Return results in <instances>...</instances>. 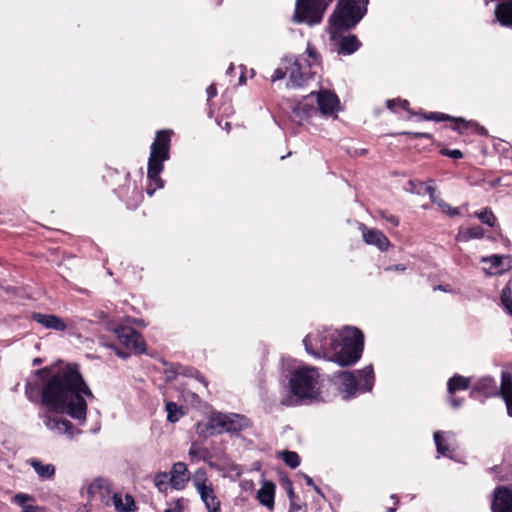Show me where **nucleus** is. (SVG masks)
I'll return each instance as SVG.
<instances>
[{
    "label": "nucleus",
    "instance_id": "nucleus-35",
    "mask_svg": "<svg viewBox=\"0 0 512 512\" xmlns=\"http://www.w3.org/2000/svg\"><path fill=\"white\" fill-rule=\"evenodd\" d=\"M498 394L503 400L512 396V374L509 372H502L501 385L498 390Z\"/></svg>",
    "mask_w": 512,
    "mask_h": 512
},
{
    "label": "nucleus",
    "instance_id": "nucleus-12",
    "mask_svg": "<svg viewBox=\"0 0 512 512\" xmlns=\"http://www.w3.org/2000/svg\"><path fill=\"white\" fill-rule=\"evenodd\" d=\"M172 130H158L150 147L148 162L164 164L170 158Z\"/></svg>",
    "mask_w": 512,
    "mask_h": 512
},
{
    "label": "nucleus",
    "instance_id": "nucleus-2",
    "mask_svg": "<svg viewBox=\"0 0 512 512\" xmlns=\"http://www.w3.org/2000/svg\"><path fill=\"white\" fill-rule=\"evenodd\" d=\"M330 360L339 366H352L362 356L364 349V334L356 327H346L338 335L337 345H335Z\"/></svg>",
    "mask_w": 512,
    "mask_h": 512
},
{
    "label": "nucleus",
    "instance_id": "nucleus-48",
    "mask_svg": "<svg viewBox=\"0 0 512 512\" xmlns=\"http://www.w3.org/2000/svg\"><path fill=\"white\" fill-rule=\"evenodd\" d=\"M425 193H427L433 203H435L439 198L436 196V187L426 186Z\"/></svg>",
    "mask_w": 512,
    "mask_h": 512
},
{
    "label": "nucleus",
    "instance_id": "nucleus-53",
    "mask_svg": "<svg viewBox=\"0 0 512 512\" xmlns=\"http://www.w3.org/2000/svg\"><path fill=\"white\" fill-rule=\"evenodd\" d=\"M391 499H393V501H394V503H393L394 506L393 507H387L386 508V512H396V510H397V505L399 503V499H398L397 495L392 494L391 495Z\"/></svg>",
    "mask_w": 512,
    "mask_h": 512
},
{
    "label": "nucleus",
    "instance_id": "nucleus-64",
    "mask_svg": "<svg viewBox=\"0 0 512 512\" xmlns=\"http://www.w3.org/2000/svg\"><path fill=\"white\" fill-rule=\"evenodd\" d=\"M42 363V360L40 358H35L33 360V365L36 366V365H40Z\"/></svg>",
    "mask_w": 512,
    "mask_h": 512
},
{
    "label": "nucleus",
    "instance_id": "nucleus-58",
    "mask_svg": "<svg viewBox=\"0 0 512 512\" xmlns=\"http://www.w3.org/2000/svg\"><path fill=\"white\" fill-rule=\"evenodd\" d=\"M504 401L507 407V413L512 417V396L504 399Z\"/></svg>",
    "mask_w": 512,
    "mask_h": 512
},
{
    "label": "nucleus",
    "instance_id": "nucleus-3",
    "mask_svg": "<svg viewBox=\"0 0 512 512\" xmlns=\"http://www.w3.org/2000/svg\"><path fill=\"white\" fill-rule=\"evenodd\" d=\"M250 426V419L244 415L213 411L208 416L207 421L197 423L196 432L200 437L207 438L223 433H239Z\"/></svg>",
    "mask_w": 512,
    "mask_h": 512
},
{
    "label": "nucleus",
    "instance_id": "nucleus-56",
    "mask_svg": "<svg viewBox=\"0 0 512 512\" xmlns=\"http://www.w3.org/2000/svg\"><path fill=\"white\" fill-rule=\"evenodd\" d=\"M450 404L454 407V408H458L462 405V400L455 397L454 395H451V398H450Z\"/></svg>",
    "mask_w": 512,
    "mask_h": 512
},
{
    "label": "nucleus",
    "instance_id": "nucleus-28",
    "mask_svg": "<svg viewBox=\"0 0 512 512\" xmlns=\"http://www.w3.org/2000/svg\"><path fill=\"white\" fill-rule=\"evenodd\" d=\"M361 46L360 41L357 36L354 34H350L348 36L343 37L339 42L338 52L344 55H350L356 52Z\"/></svg>",
    "mask_w": 512,
    "mask_h": 512
},
{
    "label": "nucleus",
    "instance_id": "nucleus-43",
    "mask_svg": "<svg viewBox=\"0 0 512 512\" xmlns=\"http://www.w3.org/2000/svg\"><path fill=\"white\" fill-rule=\"evenodd\" d=\"M440 154L443 156L453 158V159H462L464 156L463 153L458 149L450 150L447 148H442L440 150Z\"/></svg>",
    "mask_w": 512,
    "mask_h": 512
},
{
    "label": "nucleus",
    "instance_id": "nucleus-62",
    "mask_svg": "<svg viewBox=\"0 0 512 512\" xmlns=\"http://www.w3.org/2000/svg\"><path fill=\"white\" fill-rule=\"evenodd\" d=\"M116 354H117L119 357H121V358H127V357L129 356V354H128V353L123 352L121 349H117V350H116Z\"/></svg>",
    "mask_w": 512,
    "mask_h": 512
},
{
    "label": "nucleus",
    "instance_id": "nucleus-10",
    "mask_svg": "<svg viewBox=\"0 0 512 512\" xmlns=\"http://www.w3.org/2000/svg\"><path fill=\"white\" fill-rule=\"evenodd\" d=\"M421 119L425 121H434V122H442L449 121L452 122L451 129L458 132L460 135H469V134H477L481 136H487L488 131L485 127L481 126L479 123L466 120L462 117H453L445 113L441 112H430V113H421Z\"/></svg>",
    "mask_w": 512,
    "mask_h": 512
},
{
    "label": "nucleus",
    "instance_id": "nucleus-36",
    "mask_svg": "<svg viewBox=\"0 0 512 512\" xmlns=\"http://www.w3.org/2000/svg\"><path fill=\"white\" fill-rule=\"evenodd\" d=\"M154 485L161 493H166L170 485V477L167 472H158L154 476Z\"/></svg>",
    "mask_w": 512,
    "mask_h": 512
},
{
    "label": "nucleus",
    "instance_id": "nucleus-47",
    "mask_svg": "<svg viewBox=\"0 0 512 512\" xmlns=\"http://www.w3.org/2000/svg\"><path fill=\"white\" fill-rule=\"evenodd\" d=\"M287 73V66L283 68H277L274 73L271 76V81L275 82L277 80H281L286 76Z\"/></svg>",
    "mask_w": 512,
    "mask_h": 512
},
{
    "label": "nucleus",
    "instance_id": "nucleus-22",
    "mask_svg": "<svg viewBox=\"0 0 512 512\" xmlns=\"http://www.w3.org/2000/svg\"><path fill=\"white\" fill-rule=\"evenodd\" d=\"M164 169V164H157L148 162L147 169V178L148 185L146 187V193L149 196H153L157 189H161L164 187V180L161 178L160 174Z\"/></svg>",
    "mask_w": 512,
    "mask_h": 512
},
{
    "label": "nucleus",
    "instance_id": "nucleus-55",
    "mask_svg": "<svg viewBox=\"0 0 512 512\" xmlns=\"http://www.w3.org/2000/svg\"><path fill=\"white\" fill-rule=\"evenodd\" d=\"M435 204H437V205H438V207H439V208L442 210V212H444V213L447 211V209H448V208H449V206H450L449 204H447L444 200H442V199H440V198L435 202Z\"/></svg>",
    "mask_w": 512,
    "mask_h": 512
},
{
    "label": "nucleus",
    "instance_id": "nucleus-31",
    "mask_svg": "<svg viewBox=\"0 0 512 512\" xmlns=\"http://www.w3.org/2000/svg\"><path fill=\"white\" fill-rule=\"evenodd\" d=\"M30 465L34 468L35 472L42 479H51L55 475V466L53 464H43L38 459H31Z\"/></svg>",
    "mask_w": 512,
    "mask_h": 512
},
{
    "label": "nucleus",
    "instance_id": "nucleus-4",
    "mask_svg": "<svg viewBox=\"0 0 512 512\" xmlns=\"http://www.w3.org/2000/svg\"><path fill=\"white\" fill-rule=\"evenodd\" d=\"M103 180L128 209L134 210L142 203L144 198L142 188L135 181H131L129 172L107 168Z\"/></svg>",
    "mask_w": 512,
    "mask_h": 512
},
{
    "label": "nucleus",
    "instance_id": "nucleus-57",
    "mask_svg": "<svg viewBox=\"0 0 512 512\" xmlns=\"http://www.w3.org/2000/svg\"><path fill=\"white\" fill-rule=\"evenodd\" d=\"M446 214H448L449 216H458L460 214V211H459V208L457 207H451L449 206V208L447 209V211L445 212Z\"/></svg>",
    "mask_w": 512,
    "mask_h": 512
},
{
    "label": "nucleus",
    "instance_id": "nucleus-17",
    "mask_svg": "<svg viewBox=\"0 0 512 512\" xmlns=\"http://www.w3.org/2000/svg\"><path fill=\"white\" fill-rule=\"evenodd\" d=\"M42 419L47 429L51 431H58L61 434L67 435L69 438L74 437L76 429L68 419L50 414L42 415Z\"/></svg>",
    "mask_w": 512,
    "mask_h": 512
},
{
    "label": "nucleus",
    "instance_id": "nucleus-61",
    "mask_svg": "<svg viewBox=\"0 0 512 512\" xmlns=\"http://www.w3.org/2000/svg\"><path fill=\"white\" fill-rule=\"evenodd\" d=\"M405 269H406V267L403 265H394V266H389L388 268H386V270H401V271H404Z\"/></svg>",
    "mask_w": 512,
    "mask_h": 512
},
{
    "label": "nucleus",
    "instance_id": "nucleus-15",
    "mask_svg": "<svg viewBox=\"0 0 512 512\" xmlns=\"http://www.w3.org/2000/svg\"><path fill=\"white\" fill-rule=\"evenodd\" d=\"M314 95H316L319 111L323 115H332L337 110L340 101L334 92H331L330 90H321L318 93L312 92L306 97V99L311 98Z\"/></svg>",
    "mask_w": 512,
    "mask_h": 512
},
{
    "label": "nucleus",
    "instance_id": "nucleus-38",
    "mask_svg": "<svg viewBox=\"0 0 512 512\" xmlns=\"http://www.w3.org/2000/svg\"><path fill=\"white\" fill-rule=\"evenodd\" d=\"M282 459L284 463L292 469H295L300 465V456L294 451L283 452Z\"/></svg>",
    "mask_w": 512,
    "mask_h": 512
},
{
    "label": "nucleus",
    "instance_id": "nucleus-11",
    "mask_svg": "<svg viewBox=\"0 0 512 512\" xmlns=\"http://www.w3.org/2000/svg\"><path fill=\"white\" fill-rule=\"evenodd\" d=\"M192 482L208 512L221 510V501L216 495L213 483L208 479L205 468H198L194 472Z\"/></svg>",
    "mask_w": 512,
    "mask_h": 512
},
{
    "label": "nucleus",
    "instance_id": "nucleus-63",
    "mask_svg": "<svg viewBox=\"0 0 512 512\" xmlns=\"http://www.w3.org/2000/svg\"><path fill=\"white\" fill-rule=\"evenodd\" d=\"M312 487H313V489L315 490V492L317 494L323 496V493H322L321 489L316 484H314V486H312Z\"/></svg>",
    "mask_w": 512,
    "mask_h": 512
},
{
    "label": "nucleus",
    "instance_id": "nucleus-23",
    "mask_svg": "<svg viewBox=\"0 0 512 512\" xmlns=\"http://www.w3.org/2000/svg\"><path fill=\"white\" fill-rule=\"evenodd\" d=\"M276 486L272 481H265L257 492V499L260 504L270 511L274 509Z\"/></svg>",
    "mask_w": 512,
    "mask_h": 512
},
{
    "label": "nucleus",
    "instance_id": "nucleus-30",
    "mask_svg": "<svg viewBox=\"0 0 512 512\" xmlns=\"http://www.w3.org/2000/svg\"><path fill=\"white\" fill-rule=\"evenodd\" d=\"M25 395L31 402H40L43 405L42 381L27 382L25 384Z\"/></svg>",
    "mask_w": 512,
    "mask_h": 512
},
{
    "label": "nucleus",
    "instance_id": "nucleus-52",
    "mask_svg": "<svg viewBox=\"0 0 512 512\" xmlns=\"http://www.w3.org/2000/svg\"><path fill=\"white\" fill-rule=\"evenodd\" d=\"M287 495H288V498L290 500V502L292 500H295L297 498L295 492H294V489H293V486H292V483L288 480V489H287Z\"/></svg>",
    "mask_w": 512,
    "mask_h": 512
},
{
    "label": "nucleus",
    "instance_id": "nucleus-21",
    "mask_svg": "<svg viewBox=\"0 0 512 512\" xmlns=\"http://www.w3.org/2000/svg\"><path fill=\"white\" fill-rule=\"evenodd\" d=\"M498 395V387L496 381L491 377H483L479 379L472 387L470 396L474 399H480V397H493Z\"/></svg>",
    "mask_w": 512,
    "mask_h": 512
},
{
    "label": "nucleus",
    "instance_id": "nucleus-59",
    "mask_svg": "<svg viewBox=\"0 0 512 512\" xmlns=\"http://www.w3.org/2000/svg\"><path fill=\"white\" fill-rule=\"evenodd\" d=\"M434 290L437 291H443V292H450V285H437L434 287Z\"/></svg>",
    "mask_w": 512,
    "mask_h": 512
},
{
    "label": "nucleus",
    "instance_id": "nucleus-8",
    "mask_svg": "<svg viewBox=\"0 0 512 512\" xmlns=\"http://www.w3.org/2000/svg\"><path fill=\"white\" fill-rule=\"evenodd\" d=\"M333 0H296L293 21L308 25L319 24Z\"/></svg>",
    "mask_w": 512,
    "mask_h": 512
},
{
    "label": "nucleus",
    "instance_id": "nucleus-5",
    "mask_svg": "<svg viewBox=\"0 0 512 512\" xmlns=\"http://www.w3.org/2000/svg\"><path fill=\"white\" fill-rule=\"evenodd\" d=\"M369 0H338L330 17V23L337 32L351 30L367 13Z\"/></svg>",
    "mask_w": 512,
    "mask_h": 512
},
{
    "label": "nucleus",
    "instance_id": "nucleus-9",
    "mask_svg": "<svg viewBox=\"0 0 512 512\" xmlns=\"http://www.w3.org/2000/svg\"><path fill=\"white\" fill-rule=\"evenodd\" d=\"M338 336L328 331H317L315 333H309L303 339V344L307 353L313 355L316 358L323 356L330 360L333 351H335V345H337Z\"/></svg>",
    "mask_w": 512,
    "mask_h": 512
},
{
    "label": "nucleus",
    "instance_id": "nucleus-32",
    "mask_svg": "<svg viewBox=\"0 0 512 512\" xmlns=\"http://www.w3.org/2000/svg\"><path fill=\"white\" fill-rule=\"evenodd\" d=\"M484 236V230L481 226H475L460 230L456 236L458 242H468L472 239H481Z\"/></svg>",
    "mask_w": 512,
    "mask_h": 512
},
{
    "label": "nucleus",
    "instance_id": "nucleus-33",
    "mask_svg": "<svg viewBox=\"0 0 512 512\" xmlns=\"http://www.w3.org/2000/svg\"><path fill=\"white\" fill-rule=\"evenodd\" d=\"M165 410L167 412V421L170 423H176L186 414L183 406H178L173 401H168L165 404Z\"/></svg>",
    "mask_w": 512,
    "mask_h": 512
},
{
    "label": "nucleus",
    "instance_id": "nucleus-19",
    "mask_svg": "<svg viewBox=\"0 0 512 512\" xmlns=\"http://www.w3.org/2000/svg\"><path fill=\"white\" fill-rule=\"evenodd\" d=\"M168 474L170 486L176 490H183L191 478L187 465L184 462L174 463Z\"/></svg>",
    "mask_w": 512,
    "mask_h": 512
},
{
    "label": "nucleus",
    "instance_id": "nucleus-26",
    "mask_svg": "<svg viewBox=\"0 0 512 512\" xmlns=\"http://www.w3.org/2000/svg\"><path fill=\"white\" fill-rule=\"evenodd\" d=\"M112 503L117 512H134L138 509L131 494H125L124 503L122 495L120 493H114L112 496Z\"/></svg>",
    "mask_w": 512,
    "mask_h": 512
},
{
    "label": "nucleus",
    "instance_id": "nucleus-34",
    "mask_svg": "<svg viewBox=\"0 0 512 512\" xmlns=\"http://www.w3.org/2000/svg\"><path fill=\"white\" fill-rule=\"evenodd\" d=\"M14 502L22 507V512H40V507L33 505V504H27V502L34 501V498L28 494L25 493H17L14 498Z\"/></svg>",
    "mask_w": 512,
    "mask_h": 512
},
{
    "label": "nucleus",
    "instance_id": "nucleus-6",
    "mask_svg": "<svg viewBox=\"0 0 512 512\" xmlns=\"http://www.w3.org/2000/svg\"><path fill=\"white\" fill-rule=\"evenodd\" d=\"M319 373L314 367L296 369L289 380L291 393L300 399L315 398L318 394Z\"/></svg>",
    "mask_w": 512,
    "mask_h": 512
},
{
    "label": "nucleus",
    "instance_id": "nucleus-44",
    "mask_svg": "<svg viewBox=\"0 0 512 512\" xmlns=\"http://www.w3.org/2000/svg\"><path fill=\"white\" fill-rule=\"evenodd\" d=\"M399 135H406L411 138H426L428 140H433V135L427 132H410V131H404L400 132Z\"/></svg>",
    "mask_w": 512,
    "mask_h": 512
},
{
    "label": "nucleus",
    "instance_id": "nucleus-40",
    "mask_svg": "<svg viewBox=\"0 0 512 512\" xmlns=\"http://www.w3.org/2000/svg\"><path fill=\"white\" fill-rule=\"evenodd\" d=\"M501 302H502L505 310L507 311V313H509L512 316V299L510 297V289L509 288H505L502 290Z\"/></svg>",
    "mask_w": 512,
    "mask_h": 512
},
{
    "label": "nucleus",
    "instance_id": "nucleus-39",
    "mask_svg": "<svg viewBox=\"0 0 512 512\" xmlns=\"http://www.w3.org/2000/svg\"><path fill=\"white\" fill-rule=\"evenodd\" d=\"M480 221L484 224H487L490 227L494 226L496 218L491 210L485 209L484 211L477 214Z\"/></svg>",
    "mask_w": 512,
    "mask_h": 512
},
{
    "label": "nucleus",
    "instance_id": "nucleus-25",
    "mask_svg": "<svg viewBox=\"0 0 512 512\" xmlns=\"http://www.w3.org/2000/svg\"><path fill=\"white\" fill-rule=\"evenodd\" d=\"M454 434L445 433L442 431H436L434 433V441L437 448V452L442 456L452 458L455 449L448 443L450 438H453Z\"/></svg>",
    "mask_w": 512,
    "mask_h": 512
},
{
    "label": "nucleus",
    "instance_id": "nucleus-46",
    "mask_svg": "<svg viewBox=\"0 0 512 512\" xmlns=\"http://www.w3.org/2000/svg\"><path fill=\"white\" fill-rule=\"evenodd\" d=\"M306 53L311 58V62L308 63L309 66H312L313 64L318 63L319 55H318L316 49L313 46L308 45L307 49H306Z\"/></svg>",
    "mask_w": 512,
    "mask_h": 512
},
{
    "label": "nucleus",
    "instance_id": "nucleus-16",
    "mask_svg": "<svg viewBox=\"0 0 512 512\" xmlns=\"http://www.w3.org/2000/svg\"><path fill=\"white\" fill-rule=\"evenodd\" d=\"M289 65L287 66V73L289 74L288 87L296 88L302 87L310 78L309 73L302 71L300 62L295 57H286L284 59Z\"/></svg>",
    "mask_w": 512,
    "mask_h": 512
},
{
    "label": "nucleus",
    "instance_id": "nucleus-24",
    "mask_svg": "<svg viewBox=\"0 0 512 512\" xmlns=\"http://www.w3.org/2000/svg\"><path fill=\"white\" fill-rule=\"evenodd\" d=\"M494 13L495 19L500 25L512 28V0L499 2Z\"/></svg>",
    "mask_w": 512,
    "mask_h": 512
},
{
    "label": "nucleus",
    "instance_id": "nucleus-14",
    "mask_svg": "<svg viewBox=\"0 0 512 512\" xmlns=\"http://www.w3.org/2000/svg\"><path fill=\"white\" fill-rule=\"evenodd\" d=\"M492 512H512V489L507 486H497L491 502Z\"/></svg>",
    "mask_w": 512,
    "mask_h": 512
},
{
    "label": "nucleus",
    "instance_id": "nucleus-7",
    "mask_svg": "<svg viewBox=\"0 0 512 512\" xmlns=\"http://www.w3.org/2000/svg\"><path fill=\"white\" fill-rule=\"evenodd\" d=\"M359 381L350 371H341L337 375L339 379V390L344 393L345 399L355 396L357 389L361 392L371 391L374 385V370L372 365H368L358 371Z\"/></svg>",
    "mask_w": 512,
    "mask_h": 512
},
{
    "label": "nucleus",
    "instance_id": "nucleus-13",
    "mask_svg": "<svg viewBox=\"0 0 512 512\" xmlns=\"http://www.w3.org/2000/svg\"><path fill=\"white\" fill-rule=\"evenodd\" d=\"M119 343L131 350L134 354L146 353V342L144 337L136 329L128 326L119 327L116 330Z\"/></svg>",
    "mask_w": 512,
    "mask_h": 512
},
{
    "label": "nucleus",
    "instance_id": "nucleus-41",
    "mask_svg": "<svg viewBox=\"0 0 512 512\" xmlns=\"http://www.w3.org/2000/svg\"><path fill=\"white\" fill-rule=\"evenodd\" d=\"M503 256H499V255H492L490 257H486V258H483L482 261L483 262H490L491 263V268L492 269H495L496 273L499 272V268L500 266L502 265L503 263Z\"/></svg>",
    "mask_w": 512,
    "mask_h": 512
},
{
    "label": "nucleus",
    "instance_id": "nucleus-49",
    "mask_svg": "<svg viewBox=\"0 0 512 512\" xmlns=\"http://www.w3.org/2000/svg\"><path fill=\"white\" fill-rule=\"evenodd\" d=\"M208 100L217 96V88L215 84H211L206 89Z\"/></svg>",
    "mask_w": 512,
    "mask_h": 512
},
{
    "label": "nucleus",
    "instance_id": "nucleus-20",
    "mask_svg": "<svg viewBox=\"0 0 512 512\" xmlns=\"http://www.w3.org/2000/svg\"><path fill=\"white\" fill-rule=\"evenodd\" d=\"M360 230L365 243L374 245L381 251L388 250L390 241L382 231L374 228H368L364 224H361Z\"/></svg>",
    "mask_w": 512,
    "mask_h": 512
},
{
    "label": "nucleus",
    "instance_id": "nucleus-50",
    "mask_svg": "<svg viewBox=\"0 0 512 512\" xmlns=\"http://www.w3.org/2000/svg\"><path fill=\"white\" fill-rule=\"evenodd\" d=\"M164 512H183L181 501L177 500L173 507L167 508Z\"/></svg>",
    "mask_w": 512,
    "mask_h": 512
},
{
    "label": "nucleus",
    "instance_id": "nucleus-18",
    "mask_svg": "<svg viewBox=\"0 0 512 512\" xmlns=\"http://www.w3.org/2000/svg\"><path fill=\"white\" fill-rule=\"evenodd\" d=\"M31 320L40 324L46 329L63 332L68 328L66 321L54 314L32 312Z\"/></svg>",
    "mask_w": 512,
    "mask_h": 512
},
{
    "label": "nucleus",
    "instance_id": "nucleus-1",
    "mask_svg": "<svg viewBox=\"0 0 512 512\" xmlns=\"http://www.w3.org/2000/svg\"><path fill=\"white\" fill-rule=\"evenodd\" d=\"M34 374L42 381L43 406L48 411L66 414L80 423L86 421V398L92 399L94 394L79 364L67 363L56 370L46 366L35 370Z\"/></svg>",
    "mask_w": 512,
    "mask_h": 512
},
{
    "label": "nucleus",
    "instance_id": "nucleus-45",
    "mask_svg": "<svg viewBox=\"0 0 512 512\" xmlns=\"http://www.w3.org/2000/svg\"><path fill=\"white\" fill-rule=\"evenodd\" d=\"M299 111H302L306 117H310L315 112V108L306 103H301L295 108L294 113L298 114Z\"/></svg>",
    "mask_w": 512,
    "mask_h": 512
},
{
    "label": "nucleus",
    "instance_id": "nucleus-54",
    "mask_svg": "<svg viewBox=\"0 0 512 512\" xmlns=\"http://www.w3.org/2000/svg\"><path fill=\"white\" fill-rule=\"evenodd\" d=\"M101 485H100V481H94L93 483L90 484V486L88 487V492L90 494H94L96 493V490L97 489H100Z\"/></svg>",
    "mask_w": 512,
    "mask_h": 512
},
{
    "label": "nucleus",
    "instance_id": "nucleus-60",
    "mask_svg": "<svg viewBox=\"0 0 512 512\" xmlns=\"http://www.w3.org/2000/svg\"><path fill=\"white\" fill-rule=\"evenodd\" d=\"M303 477H304L306 485L311 486V487L314 486L315 483L310 476L303 474Z\"/></svg>",
    "mask_w": 512,
    "mask_h": 512
},
{
    "label": "nucleus",
    "instance_id": "nucleus-29",
    "mask_svg": "<svg viewBox=\"0 0 512 512\" xmlns=\"http://www.w3.org/2000/svg\"><path fill=\"white\" fill-rule=\"evenodd\" d=\"M386 107L393 113H396L398 111V109H402V110L407 111L412 116H420L421 117V113H425L422 110H420L419 112L412 110L410 108V102L406 99H401V98L387 100Z\"/></svg>",
    "mask_w": 512,
    "mask_h": 512
},
{
    "label": "nucleus",
    "instance_id": "nucleus-37",
    "mask_svg": "<svg viewBox=\"0 0 512 512\" xmlns=\"http://www.w3.org/2000/svg\"><path fill=\"white\" fill-rule=\"evenodd\" d=\"M179 373L186 377H193L197 381L202 383L206 388L208 387V380L206 379V377L202 373H200L199 370L193 367H183L182 371Z\"/></svg>",
    "mask_w": 512,
    "mask_h": 512
},
{
    "label": "nucleus",
    "instance_id": "nucleus-42",
    "mask_svg": "<svg viewBox=\"0 0 512 512\" xmlns=\"http://www.w3.org/2000/svg\"><path fill=\"white\" fill-rule=\"evenodd\" d=\"M377 213L382 219H385L392 226L397 227L399 225V218L396 215L389 214L385 210H379Z\"/></svg>",
    "mask_w": 512,
    "mask_h": 512
},
{
    "label": "nucleus",
    "instance_id": "nucleus-51",
    "mask_svg": "<svg viewBox=\"0 0 512 512\" xmlns=\"http://www.w3.org/2000/svg\"><path fill=\"white\" fill-rule=\"evenodd\" d=\"M303 509V506L298 504L295 500L290 502L289 512H299Z\"/></svg>",
    "mask_w": 512,
    "mask_h": 512
},
{
    "label": "nucleus",
    "instance_id": "nucleus-27",
    "mask_svg": "<svg viewBox=\"0 0 512 512\" xmlns=\"http://www.w3.org/2000/svg\"><path fill=\"white\" fill-rule=\"evenodd\" d=\"M470 387V379L459 374H454L447 382V391L450 395H454L458 391L468 390Z\"/></svg>",
    "mask_w": 512,
    "mask_h": 512
}]
</instances>
